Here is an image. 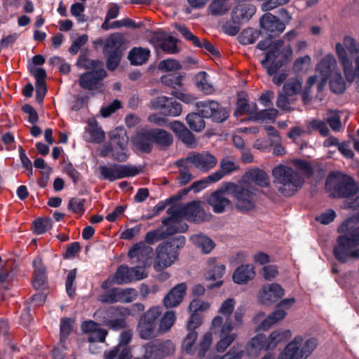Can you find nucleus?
<instances>
[{
  "label": "nucleus",
  "mask_w": 359,
  "mask_h": 359,
  "mask_svg": "<svg viewBox=\"0 0 359 359\" xmlns=\"http://www.w3.org/2000/svg\"><path fill=\"white\" fill-rule=\"evenodd\" d=\"M307 128L309 130L311 129L318 130L320 135L324 137L327 136L330 132L326 123L323 121L317 119L309 121L307 124Z\"/></svg>",
  "instance_id": "58"
},
{
  "label": "nucleus",
  "mask_w": 359,
  "mask_h": 359,
  "mask_svg": "<svg viewBox=\"0 0 359 359\" xmlns=\"http://www.w3.org/2000/svg\"><path fill=\"white\" fill-rule=\"evenodd\" d=\"M151 107L160 109L165 116H177L182 112L181 105L172 99L166 97H159L151 102Z\"/></svg>",
  "instance_id": "23"
},
{
  "label": "nucleus",
  "mask_w": 359,
  "mask_h": 359,
  "mask_svg": "<svg viewBox=\"0 0 359 359\" xmlns=\"http://www.w3.org/2000/svg\"><path fill=\"white\" fill-rule=\"evenodd\" d=\"M150 55V50L147 48H133L128 54V58L131 64L141 65L145 63Z\"/></svg>",
  "instance_id": "34"
},
{
  "label": "nucleus",
  "mask_w": 359,
  "mask_h": 359,
  "mask_svg": "<svg viewBox=\"0 0 359 359\" xmlns=\"http://www.w3.org/2000/svg\"><path fill=\"white\" fill-rule=\"evenodd\" d=\"M125 37L122 34L115 33L111 34L107 39L104 46V53H123V47L125 43Z\"/></svg>",
  "instance_id": "32"
},
{
  "label": "nucleus",
  "mask_w": 359,
  "mask_h": 359,
  "mask_svg": "<svg viewBox=\"0 0 359 359\" xmlns=\"http://www.w3.org/2000/svg\"><path fill=\"white\" fill-rule=\"evenodd\" d=\"M153 254L152 248L143 242L135 245L128 252V257L133 259V263H140L146 266Z\"/></svg>",
  "instance_id": "25"
},
{
  "label": "nucleus",
  "mask_w": 359,
  "mask_h": 359,
  "mask_svg": "<svg viewBox=\"0 0 359 359\" xmlns=\"http://www.w3.org/2000/svg\"><path fill=\"white\" fill-rule=\"evenodd\" d=\"M311 64V58L309 55H304L297 58L294 63V69L297 72L306 71Z\"/></svg>",
  "instance_id": "63"
},
{
  "label": "nucleus",
  "mask_w": 359,
  "mask_h": 359,
  "mask_svg": "<svg viewBox=\"0 0 359 359\" xmlns=\"http://www.w3.org/2000/svg\"><path fill=\"white\" fill-rule=\"evenodd\" d=\"M211 307V302L202 299H194L189 304V311L198 313L199 312H205Z\"/></svg>",
  "instance_id": "51"
},
{
  "label": "nucleus",
  "mask_w": 359,
  "mask_h": 359,
  "mask_svg": "<svg viewBox=\"0 0 359 359\" xmlns=\"http://www.w3.org/2000/svg\"><path fill=\"white\" fill-rule=\"evenodd\" d=\"M175 351V345L170 341L149 343L146 346L144 358L147 359H162Z\"/></svg>",
  "instance_id": "21"
},
{
  "label": "nucleus",
  "mask_w": 359,
  "mask_h": 359,
  "mask_svg": "<svg viewBox=\"0 0 359 359\" xmlns=\"http://www.w3.org/2000/svg\"><path fill=\"white\" fill-rule=\"evenodd\" d=\"M107 55V67L109 70H114L116 69L121 59L123 56V53L121 52L117 53H104Z\"/></svg>",
  "instance_id": "61"
},
{
  "label": "nucleus",
  "mask_w": 359,
  "mask_h": 359,
  "mask_svg": "<svg viewBox=\"0 0 359 359\" xmlns=\"http://www.w3.org/2000/svg\"><path fill=\"white\" fill-rule=\"evenodd\" d=\"M230 191L236 208L241 211H249L255 206L256 190L250 184H236L227 182L225 188Z\"/></svg>",
  "instance_id": "5"
},
{
  "label": "nucleus",
  "mask_w": 359,
  "mask_h": 359,
  "mask_svg": "<svg viewBox=\"0 0 359 359\" xmlns=\"http://www.w3.org/2000/svg\"><path fill=\"white\" fill-rule=\"evenodd\" d=\"M225 266L218 262L216 258H209L207 260L205 269V278L207 280L215 281V283L208 286L210 289L219 287L223 285V280L221 278L225 273Z\"/></svg>",
  "instance_id": "18"
},
{
  "label": "nucleus",
  "mask_w": 359,
  "mask_h": 359,
  "mask_svg": "<svg viewBox=\"0 0 359 359\" xmlns=\"http://www.w3.org/2000/svg\"><path fill=\"white\" fill-rule=\"evenodd\" d=\"M272 175L277 190L285 196L294 194L304 183L300 172L283 165L275 167L272 170Z\"/></svg>",
  "instance_id": "3"
},
{
  "label": "nucleus",
  "mask_w": 359,
  "mask_h": 359,
  "mask_svg": "<svg viewBox=\"0 0 359 359\" xmlns=\"http://www.w3.org/2000/svg\"><path fill=\"white\" fill-rule=\"evenodd\" d=\"M261 28L271 36L281 34L285 29L283 22L270 13L264 14L259 20Z\"/></svg>",
  "instance_id": "24"
},
{
  "label": "nucleus",
  "mask_w": 359,
  "mask_h": 359,
  "mask_svg": "<svg viewBox=\"0 0 359 359\" xmlns=\"http://www.w3.org/2000/svg\"><path fill=\"white\" fill-rule=\"evenodd\" d=\"M177 248L174 241L159 245L156 250L154 268L161 270L171 266L177 259Z\"/></svg>",
  "instance_id": "13"
},
{
  "label": "nucleus",
  "mask_w": 359,
  "mask_h": 359,
  "mask_svg": "<svg viewBox=\"0 0 359 359\" xmlns=\"http://www.w3.org/2000/svg\"><path fill=\"white\" fill-rule=\"evenodd\" d=\"M259 36V32L252 29L244 30L240 36V41L243 44L253 43Z\"/></svg>",
  "instance_id": "62"
},
{
  "label": "nucleus",
  "mask_w": 359,
  "mask_h": 359,
  "mask_svg": "<svg viewBox=\"0 0 359 359\" xmlns=\"http://www.w3.org/2000/svg\"><path fill=\"white\" fill-rule=\"evenodd\" d=\"M317 340L310 338L304 340L297 336L289 343L278 359H306L316 348Z\"/></svg>",
  "instance_id": "7"
},
{
  "label": "nucleus",
  "mask_w": 359,
  "mask_h": 359,
  "mask_svg": "<svg viewBox=\"0 0 359 359\" xmlns=\"http://www.w3.org/2000/svg\"><path fill=\"white\" fill-rule=\"evenodd\" d=\"M151 133V130H142L137 133L133 138L135 146L142 151L149 152L151 150L153 143Z\"/></svg>",
  "instance_id": "31"
},
{
  "label": "nucleus",
  "mask_w": 359,
  "mask_h": 359,
  "mask_svg": "<svg viewBox=\"0 0 359 359\" xmlns=\"http://www.w3.org/2000/svg\"><path fill=\"white\" fill-rule=\"evenodd\" d=\"M283 42L278 40L274 42V46L266 53L265 57L262 60L263 67L269 75L275 74L283 64L292 56V50L290 46L283 47Z\"/></svg>",
  "instance_id": "4"
},
{
  "label": "nucleus",
  "mask_w": 359,
  "mask_h": 359,
  "mask_svg": "<svg viewBox=\"0 0 359 359\" xmlns=\"http://www.w3.org/2000/svg\"><path fill=\"white\" fill-rule=\"evenodd\" d=\"M186 120L189 128L196 132H200L205 128V121L201 114L190 113L187 116Z\"/></svg>",
  "instance_id": "46"
},
{
  "label": "nucleus",
  "mask_w": 359,
  "mask_h": 359,
  "mask_svg": "<svg viewBox=\"0 0 359 359\" xmlns=\"http://www.w3.org/2000/svg\"><path fill=\"white\" fill-rule=\"evenodd\" d=\"M129 267L125 265L119 266L114 276L107 278L102 284L103 289H107L111 284H127L133 281Z\"/></svg>",
  "instance_id": "26"
},
{
  "label": "nucleus",
  "mask_w": 359,
  "mask_h": 359,
  "mask_svg": "<svg viewBox=\"0 0 359 359\" xmlns=\"http://www.w3.org/2000/svg\"><path fill=\"white\" fill-rule=\"evenodd\" d=\"M151 135L153 138V142H155L161 147H168L173 141L172 135L167 131L162 129H151Z\"/></svg>",
  "instance_id": "36"
},
{
  "label": "nucleus",
  "mask_w": 359,
  "mask_h": 359,
  "mask_svg": "<svg viewBox=\"0 0 359 359\" xmlns=\"http://www.w3.org/2000/svg\"><path fill=\"white\" fill-rule=\"evenodd\" d=\"M98 170L101 177L110 182L125 177H134L140 172V170L135 166L115 163L108 165H100Z\"/></svg>",
  "instance_id": "12"
},
{
  "label": "nucleus",
  "mask_w": 359,
  "mask_h": 359,
  "mask_svg": "<svg viewBox=\"0 0 359 359\" xmlns=\"http://www.w3.org/2000/svg\"><path fill=\"white\" fill-rule=\"evenodd\" d=\"M218 178L219 175L217 174L212 173L202 180L194 182L191 184V189L194 190L195 192H198L206 188L210 184L218 182Z\"/></svg>",
  "instance_id": "49"
},
{
  "label": "nucleus",
  "mask_w": 359,
  "mask_h": 359,
  "mask_svg": "<svg viewBox=\"0 0 359 359\" xmlns=\"http://www.w3.org/2000/svg\"><path fill=\"white\" fill-rule=\"evenodd\" d=\"M197 107L203 118H211L215 122H223L229 116L226 109L213 100L200 102Z\"/></svg>",
  "instance_id": "15"
},
{
  "label": "nucleus",
  "mask_w": 359,
  "mask_h": 359,
  "mask_svg": "<svg viewBox=\"0 0 359 359\" xmlns=\"http://www.w3.org/2000/svg\"><path fill=\"white\" fill-rule=\"evenodd\" d=\"M264 348H266L265 337L263 334H257L251 339L248 351L250 355L257 356Z\"/></svg>",
  "instance_id": "45"
},
{
  "label": "nucleus",
  "mask_w": 359,
  "mask_h": 359,
  "mask_svg": "<svg viewBox=\"0 0 359 359\" xmlns=\"http://www.w3.org/2000/svg\"><path fill=\"white\" fill-rule=\"evenodd\" d=\"M302 91V83L297 79L289 80L283 86V93L288 96H293Z\"/></svg>",
  "instance_id": "53"
},
{
  "label": "nucleus",
  "mask_w": 359,
  "mask_h": 359,
  "mask_svg": "<svg viewBox=\"0 0 359 359\" xmlns=\"http://www.w3.org/2000/svg\"><path fill=\"white\" fill-rule=\"evenodd\" d=\"M325 119L334 131H339L341 128L340 116L337 111L333 110L328 111Z\"/></svg>",
  "instance_id": "54"
},
{
  "label": "nucleus",
  "mask_w": 359,
  "mask_h": 359,
  "mask_svg": "<svg viewBox=\"0 0 359 359\" xmlns=\"http://www.w3.org/2000/svg\"><path fill=\"white\" fill-rule=\"evenodd\" d=\"M170 217L164 222H175L185 219L193 222H201L205 219V212L201 202L193 201L182 206H172L168 210Z\"/></svg>",
  "instance_id": "9"
},
{
  "label": "nucleus",
  "mask_w": 359,
  "mask_h": 359,
  "mask_svg": "<svg viewBox=\"0 0 359 359\" xmlns=\"http://www.w3.org/2000/svg\"><path fill=\"white\" fill-rule=\"evenodd\" d=\"M347 51L351 55L359 51L358 44L355 39L350 36H346L344 38L343 43L338 42L335 44V53L343 67L347 81H353L352 62L348 56Z\"/></svg>",
  "instance_id": "10"
},
{
  "label": "nucleus",
  "mask_w": 359,
  "mask_h": 359,
  "mask_svg": "<svg viewBox=\"0 0 359 359\" xmlns=\"http://www.w3.org/2000/svg\"><path fill=\"white\" fill-rule=\"evenodd\" d=\"M325 189L334 198L349 197L358 191V187L351 177L334 174L328 176Z\"/></svg>",
  "instance_id": "8"
},
{
  "label": "nucleus",
  "mask_w": 359,
  "mask_h": 359,
  "mask_svg": "<svg viewBox=\"0 0 359 359\" xmlns=\"http://www.w3.org/2000/svg\"><path fill=\"white\" fill-rule=\"evenodd\" d=\"M196 169L207 172L217 164V158L208 151L191 152L185 158Z\"/></svg>",
  "instance_id": "16"
},
{
  "label": "nucleus",
  "mask_w": 359,
  "mask_h": 359,
  "mask_svg": "<svg viewBox=\"0 0 359 359\" xmlns=\"http://www.w3.org/2000/svg\"><path fill=\"white\" fill-rule=\"evenodd\" d=\"M198 333L196 331L188 332L187 334L183 339L181 344L182 352L193 355L197 350L196 346Z\"/></svg>",
  "instance_id": "38"
},
{
  "label": "nucleus",
  "mask_w": 359,
  "mask_h": 359,
  "mask_svg": "<svg viewBox=\"0 0 359 359\" xmlns=\"http://www.w3.org/2000/svg\"><path fill=\"white\" fill-rule=\"evenodd\" d=\"M256 13V7L251 4L236 6L232 11V19L234 22L241 23L249 21Z\"/></svg>",
  "instance_id": "29"
},
{
  "label": "nucleus",
  "mask_w": 359,
  "mask_h": 359,
  "mask_svg": "<svg viewBox=\"0 0 359 359\" xmlns=\"http://www.w3.org/2000/svg\"><path fill=\"white\" fill-rule=\"evenodd\" d=\"M286 316L285 311L278 309L269 316H267L259 325V330H267L273 324L283 320Z\"/></svg>",
  "instance_id": "40"
},
{
  "label": "nucleus",
  "mask_w": 359,
  "mask_h": 359,
  "mask_svg": "<svg viewBox=\"0 0 359 359\" xmlns=\"http://www.w3.org/2000/svg\"><path fill=\"white\" fill-rule=\"evenodd\" d=\"M255 276V272L252 264L241 265L233 272V280L237 284H245L253 279Z\"/></svg>",
  "instance_id": "33"
},
{
  "label": "nucleus",
  "mask_w": 359,
  "mask_h": 359,
  "mask_svg": "<svg viewBox=\"0 0 359 359\" xmlns=\"http://www.w3.org/2000/svg\"><path fill=\"white\" fill-rule=\"evenodd\" d=\"M278 111L277 109L272 108L266 110H262L257 113L253 118L259 121H274L277 117Z\"/></svg>",
  "instance_id": "56"
},
{
  "label": "nucleus",
  "mask_w": 359,
  "mask_h": 359,
  "mask_svg": "<svg viewBox=\"0 0 359 359\" xmlns=\"http://www.w3.org/2000/svg\"><path fill=\"white\" fill-rule=\"evenodd\" d=\"M359 245V226L349 233L339 237L337 245L334 249V254L338 260H344L347 251H353V248Z\"/></svg>",
  "instance_id": "14"
},
{
  "label": "nucleus",
  "mask_w": 359,
  "mask_h": 359,
  "mask_svg": "<svg viewBox=\"0 0 359 359\" xmlns=\"http://www.w3.org/2000/svg\"><path fill=\"white\" fill-rule=\"evenodd\" d=\"M191 240L205 254L210 252L215 248L213 241L204 235H194L191 237Z\"/></svg>",
  "instance_id": "41"
},
{
  "label": "nucleus",
  "mask_w": 359,
  "mask_h": 359,
  "mask_svg": "<svg viewBox=\"0 0 359 359\" xmlns=\"http://www.w3.org/2000/svg\"><path fill=\"white\" fill-rule=\"evenodd\" d=\"M229 0H212L208 6L209 13L215 16H220L226 14L230 10V6L227 3Z\"/></svg>",
  "instance_id": "43"
},
{
  "label": "nucleus",
  "mask_w": 359,
  "mask_h": 359,
  "mask_svg": "<svg viewBox=\"0 0 359 359\" xmlns=\"http://www.w3.org/2000/svg\"><path fill=\"white\" fill-rule=\"evenodd\" d=\"M158 69L163 72H176L181 69L180 64L175 60L167 59L162 60L158 64Z\"/></svg>",
  "instance_id": "57"
},
{
  "label": "nucleus",
  "mask_w": 359,
  "mask_h": 359,
  "mask_svg": "<svg viewBox=\"0 0 359 359\" xmlns=\"http://www.w3.org/2000/svg\"><path fill=\"white\" fill-rule=\"evenodd\" d=\"M284 289L276 283L264 285L257 294V299L260 303L265 305H271L283 297Z\"/></svg>",
  "instance_id": "19"
},
{
  "label": "nucleus",
  "mask_w": 359,
  "mask_h": 359,
  "mask_svg": "<svg viewBox=\"0 0 359 359\" xmlns=\"http://www.w3.org/2000/svg\"><path fill=\"white\" fill-rule=\"evenodd\" d=\"M108 313L111 316H116L118 313L120 316L117 317L115 319L106 320L104 323L106 326L114 330H121L126 327V323L125 319L123 318L122 312L120 311L118 308H110L108 311Z\"/></svg>",
  "instance_id": "39"
},
{
  "label": "nucleus",
  "mask_w": 359,
  "mask_h": 359,
  "mask_svg": "<svg viewBox=\"0 0 359 359\" xmlns=\"http://www.w3.org/2000/svg\"><path fill=\"white\" fill-rule=\"evenodd\" d=\"M50 228L51 220L50 219H38L34 222L33 229L36 234L43 233Z\"/></svg>",
  "instance_id": "60"
},
{
  "label": "nucleus",
  "mask_w": 359,
  "mask_h": 359,
  "mask_svg": "<svg viewBox=\"0 0 359 359\" xmlns=\"http://www.w3.org/2000/svg\"><path fill=\"white\" fill-rule=\"evenodd\" d=\"M196 82L198 88L206 94L213 92V86L208 81V74L205 72H198L196 75Z\"/></svg>",
  "instance_id": "48"
},
{
  "label": "nucleus",
  "mask_w": 359,
  "mask_h": 359,
  "mask_svg": "<svg viewBox=\"0 0 359 359\" xmlns=\"http://www.w3.org/2000/svg\"><path fill=\"white\" fill-rule=\"evenodd\" d=\"M212 342V334L211 332H208L205 333L201 337L198 348V355L199 357H203L205 354V353L209 350L211 346Z\"/></svg>",
  "instance_id": "52"
},
{
  "label": "nucleus",
  "mask_w": 359,
  "mask_h": 359,
  "mask_svg": "<svg viewBox=\"0 0 359 359\" xmlns=\"http://www.w3.org/2000/svg\"><path fill=\"white\" fill-rule=\"evenodd\" d=\"M292 100V96H288L285 93H280L278 97L276 105L285 111H290L292 110L290 105Z\"/></svg>",
  "instance_id": "64"
},
{
  "label": "nucleus",
  "mask_w": 359,
  "mask_h": 359,
  "mask_svg": "<svg viewBox=\"0 0 359 359\" xmlns=\"http://www.w3.org/2000/svg\"><path fill=\"white\" fill-rule=\"evenodd\" d=\"M226 186L227 182L223 184L219 189L211 194L208 199V203L216 213L223 212L231 205V201L226 196L230 195V191L225 189Z\"/></svg>",
  "instance_id": "22"
},
{
  "label": "nucleus",
  "mask_w": 359,
  "mask_h": 359,
  "mask_svg": "<svg viewBox=\"0 0 359 359\" xmlns=\"http://www.w3.org/2000/svg\"><path fill=\"white\" fill-rule=\"evenodd\" d=\"M239 169V166L236 161L229 158H224L219 163V170L212 172L219 175L218 181L222 180L225 175H229Z\"/></svg>",
  "instance_id": "35"
},
{
  "label": "nucleus",
  "mask_w": 359,
  "mask_h": 359,
  "mask_svg": "<svg viewBox=\"0 0 359 359\" xmlns=\"http://www.w3.org/2000/svg\"><path fill=\"white\" fill-rule=\"evenodd\" d=\"M339 71L335 57L327 54L316 65L315 74L309 77L307 84L311 87L315 83L318 85L319 91L322 90L327 81Z\"/></svg>",
  "instance_id": "6"
},
{
  "label": "nucleus",
  "mask_w": 359,
  "mask_h": 359,
  "mask_svg": "<svg viewBox=\"0 0 359 359\" xmlns=\"http://www.w3.org/2000/svg\"><path fill=\"white\" fill-rule=\"evenodd\" d=\"M84 9V5L79 2L74 3L71 6V14L76 18L79 22H84L87 20V17L83 13Z\"/></svg>",
  "instance_id": "59"
},
{
  "label": "nucleus",
  "mask_w": 359,
  "mask_h": 359,
  "mask_svg": "<svg viewBox=\"0 0 359 359\" xmlns=\"http://www.w3.org/2000/svg\"><path fill=\"white\" fill-rule=\"evenodd\" d=\"M161 314V308L154 306L147 310L141 316L137 330L142 339H149L160 334L158 327H156V322Z\"/></svg>",
  "instance_id": "11"
},
{
  "label": "nucleus",
  "mask_w": 359,
  "mask_h": 359,
  "mask_svg": "<svg viewBox=\"0 0 359 359\" xmlns=\"http://www.w3.org/2000/svg\"><path fill=\"white\" fill-rule=\"evenodd\" d=\"M162 83L173 88L182 86V76L177 74H168L161 76Z\"/></svg>",
  "instance_id": "55"
},
{
  "label": "nucleus",
  "mask_w": 359,
  "mask_h": 359,
  "mask_svg": "<svg viewBox=\"0 0 359 359\" xmlns=\"http://www.w3.org/2000/svg\"><path fill=\"white\" fill-rule=\"evenodd\" d=\"M236 304L233 298L224 300L218 309V313L222 316H216L212 320L211 330L220 329V340L217 344L218 351H224L236 338V334L231 332L233 323L229 318L235 309Z\"/></svg>",
  "instance_id": "1"
},
{
  "label": "nucleus",
  "mask_w": 359,
  "mask_h": 359,
  "mask_svg": "<svg viewBox=\"0 0 359 359\" xmlns=\"http://www.w3.org/2000/svg\"><path fill=\"white\" fill-rule=\"evenodd\" d=\"M149 41L156 49L161 48L167 53L174 54L178 51L176 39L164 32H154Z\"/></svg>",
  "instance_id": "20"
},
{
  "label": "nucleus",
  "mask_w": 359,
  "mask_h": 359,
  "mask_svg": "<svg viewBox=\"0 0 359 359\" xmlns=\"http://www.w3.org/2000/svg\"><path fill=\"white\" fill-rule=\"evenodd\" d=\"M330 85L332 91L336 93H341L345 90V82L342 78L340 70L331 76Z\"/></svg>",
  "instance_id": "50"
},
{
  "label": "nucleus",
  "mask_w": 359,
  "mask_h": 359,
  "mask_svg": "<svg viewBox=\"0 0 359 359\" xmlns=\"http://www.w3.org/2000/svg\"><path fill=\"white\" fill-rule=\"evenodd\" d=\"M248 179L254 182L261 187H266L269 185V180L266 173L259 169H252L246 173Z\"/></svg>",
  "instance_id": "42"
},
{
  "label": "nucleus",
  "mask_w": 359,
  "mask_h": 359,
  "mask_svg": "<svg viewBox=\"0 0 359 359\" xmlns=\"http://www.w3.org/2000/svg\"><path fill=\"white\" fill-rule=\"evenodd\" d=\"M189 162L186 158L179 160L176 162V165L179 168V175L177 182L181 186L188 184L192 179L193 175L187 164Z\"/></svg>",
  "instance_id": "37"
},
{
  "label": "nucleus",
  "mask_w": 359,
  "mask_h": 359,
  "mask_svg": "<svg viewBox=\"0 0 359 359\" xmlns=\"http://www.w3.org/2000/svg\"><path fill=\"white\" fill-rule=\"evenodd\" d=\"M128 137L124 131H121L118 134L114 135L111 138V144L115 148L117 147L122 151L121 153H115L113 151V158L118 161H124L127 158L126 154L123 151L128 144Z\"/></svg>",
  "instance_id": "30"
},
{
  "label": "nucleus",
  "mask_w": 359,
  "mask_h": 359,
  "mask_svg": "<svg viewBox=\"0 0 359 359\" xmlns=\"http://www.w3.org/2000/svg\"><path fill=\"white\" fill-rule=\"evenodd\" d=\"M79 62L83 68L90 70L81 74L78 81L79 86L85 90L102 93L104 91L102 80L107 76L102 62L86 58H80Z\"/></svg>",
  "instance_id": "2"
},
{
  "label": "nucleus",
  "mask_w": 359,
  "mask_h": 359,
  "mask_svg": "<svg viewBox=\"0 0 359 359\" xmlns=\"http://www.w3.org/2000/svg\"><path fill=\"white\" fill-rule=\"evenodd\" d=\"M175 320L176 315L175 311H169L165 312L159 323L158 331L160 333L166 332L170 330Z\"/></svg>",
  "instance_id": "47"
},
{
  "label": "nucleus",
  "mask_w": 359,
  "mask_h": 359,
  "mask_svg": "<svg viewBox=\"0 0 359 359\" xmlns=\"http://www.w3.org/2000/svg\"><path fill=\"white\" fill-rule=\"evenodd\" d=\"M104 137V133L97 126V122L94 119L89 120L83 134L84 140L92 143H100Z\"/></svg>",
  "instance_id": "28"
},
{
  "label": "nucleus",
  "mask_w": 359,
  "mask_h": 359,
  "mask_svg": "<svg viewBox=\"0 0 359 359\" xmlns=\"http://www.w3.org/2000/svg\"><path fill=\"white\" fill-rule=\"evenodd\" d=\"M137 294L134 288H114L102 295L100 299L104 303H130L137 298Z\"/></svg>",
  "instance_id": "17"
},
{
  "label": "nucleus",
  "mask_w": 359,
  "mask_h": 359,
  "mask_svg": "<svg viewBox=\"0 0 359 359\" xmlns=\"http://www.w3.org/2000/svg\"><path fill=\"white\" fill-rule=\"evenodd\" d=\"M186 283H180L174 287L163 299V304L166 308L175 307L182 301L186 293Z\"/></svg>",
  "instance_id": "27"
},
{
  "label": "nucleus",
  "mask_w": 359,
  "mask_h": 359,
  "mask_svg": "<svg viewBox=\"0 0 359 359\" xmlns=\"http://www.w3.org/2000/svg\"><path fill=\"white\" fill-rule=\"evenodd\" d=\"M290 336L291 332L290 330H277L273 332L266 341V349H271L275 348L278 343L286 339Z\"/></svg>",
  "instance_id": "44"
}]
</instances>
